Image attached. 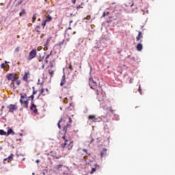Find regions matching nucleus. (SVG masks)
<instances>
[{
    "instance_id": "obj_1",
    "label": "nucleus",
    "mask_w": 175,
    "mask_h": 175,
    "mask_svg": "<svg viewBox=\"0 0 175 175\" xmlns=\"http://www.w3.org/2000/svg\"><path fill=\"white\" fill-rule=\"evenodd\" d=\"M62 139L65 141L64 143L62 144V148H65L67 146L68 150H72V148H73V142L66 139L65 135L62 137Z\"/></svg>"
},
{
    "instance_id": "obj_2",
    "label": "nucleus",
    "mask_w": 175,
    "mask_h": 175,
    "mask_svg": "<svg viewBox=\"0 0 175 175\" xmlns=\"http://www.w3.org/2000/svg\"><path fill=\"white\" fill-rule=\"evenodd\" d=\"M89 85L92 90H96V94L99 95V90L96 89L98 88V85L92 77L89 78Z\"/></svg>"
},
{
    "instance_id": "obj_3",
    "label": "nucleus",
    "mask_w": 175,
    "mask_h": 175,
    "mask_svg": "<svg viewBox=\"0 0 175 175\" xmlns=\"http://www.w3.org/2000/svg\"><path fill=\"white\" fill-rule=\"evenodd\" d=\"M88 120H91L92 122H100L101 121H103L102 118L97 117L95 115H90L88 118Z\"/></svg>"
},
{
    "instance_id": "obj_4",
    "label": "nucleus",
    "mask_w": 175,
    "mask_h": 175,
    "mask_svg": "<svg viewBox=\"0 0 175 175\" xmlns=\"http://www.w3.org/2000/svg\"><path fill=\"white\" fill-rule=\"evenodd\" d=\"M27 98V94L21 95L20 99V103L23 105V107L28 109V100H24V98Z\"/></svg>"
},
{
    "instance_id": "obj_5",
    "label": "nucleus",
    "mask_w": 175,
    "mask_h": 175,
    "mask_svg": "<svg viewBox=\"0 0 175 175\" xmlns=\"http://www.w3.org/2000/svg\"><path fill=\"white\" fill-rule=\"evenodd\" d=\"M37 54L38 53L36 52V49H32L29 53V56L27 57L28 61H31L33 58H36Z\"/></svg>"
},
{
    "instance_id": "obj_6",
    "label": "nucleus",
    "mask_w": 175,
    "mask_h": 175,
    "mask_svg": "<svg viewBox=\"0 0 175 175\" xmlns=\"http://www.w3.org/2000/svg\"><path fill=\"white\" fill-rule=\"evenodd\" d=\"M16 76H17V75L14 73L8 74L6 76V79L11 81H17V80L18 79V77Z\"/></svg>"
},
{
    "instance_id": "obj_7",
    "label": "nucleus",
    "mask_w": 175,
    "mask_h": 175,
    "mask_svg": "<svg viewBox=\"0 0 175 175\" xmlns=\"http://www.w3.org/2000/svg\"><path fill=\"white\" fill-rule=\"evenodd\" d=\"M72 118L70 117L68 118V123H67L66 126H64L63 127V131H64V133H66L68 131H69L72 128Z\"/></svg>"
},
{
    "instance_id": "obj_8",
    "label": "nucleus",
    "mask_w": 175,
    "mask_h": 175,
    "mask_svg": "<svg viewBox=\"0 0 175 175\" xmlns=\"http://www.w3.org/2000/svg\"><path fill=\"white\" fill-rule=\"evenodd\" d=\"M7 109H8V113H14L18 107H17V105L14 104H11L7 106Z\"/></svg>"
},
{
    "instance_id": "obj_9",
    "label": "nucleus",
    "mask_w": 175,
    "mask_h": 175,
    "mask_svg": "<svg viewBox=\"0 0 175 175\" xmlns=\"http://www.w3.org/2000/svg\"><path fill=\"white\" fill-rule=\"evenodd\" d=\"M51 157L54 158V159H59V158H62V155L57 153L55 151L51 152Z\"/></svg>"
},
{
    "instance_id": "obj_10",
    "label": "nucleus",
    "mask_w": 175,
    "mask_h": 175,
    "mask_svg": "<svg viewBox=\"0 0 175 175\" xmlns=\"http://www.w3.org/2000/svg\"><path fill=\"white\" fill-rule=\"evenodd\" d=\"M31 74L29 73V71L25 72L23 77V80L26 83H28V76H29Z\"/></svg>"
},
{
    "instance_id": "obj_11",
    "label": "nucleus",
    "mask_w": 175,
    "mask_h": 175,
    "mask_svg": "<svg viewBox=\"0 0 175 175\" xmlns=\"http://www.w3.org/2000/svg\"><path fill=\"white\" fill-rule=\"evenodd\" d=\"M142 39H143V33H142V31H139L138 36L136 37V40L137 42H143V40H142Z\"/></svg>"
},
{
    "instance_id": "obj_12",
    "label": "nucleus",
    "mask_w": 175,
    "mask_h": 175,
    "mask_svg": "<svg viewBox=\"0 0 175 175\" xmlns=\"http://www.w3.org/2000/svg\"><path fill=\"white\" fill-rule=\"evenodd\" d=\"M30 110H32L35 114L38 113V109H36V105L35 104H31L30 107Z\"/></svg>"
},
{
    "instance_id": "obj_13",
    "label": "nucleus",
    "mask_w": 175,
    "mask_h": 175,
    "mask_svg": "<svg viewBox=\"0 0 175 175\" xmlns=\"http://www.w3.org/2000/svg\"><path fill=\"white\" fill-rule=\"evenodd\" d=\"M96 169H99V165L98 164L95 165V167H92L90 172V174H94L96 172Z\"/></svg>"
},
{
    "instance_id": "obj_14",
    "label": "nucleus",
    "mask_w": 175,
    "mask_h": 175,
    "mask_svg": "<svg viewBox=\"0 0 175 175\" xmlns=\"http://www.w3.org/2000/svg\"><path fill=\"white\" fill-rule=\"evenodd\" d=\"M107 148H104L103 150V151L100 152V157L101 158H103V157H105V155H107Z\"/></svg>"
},
{
    "instance_id": "obj_15",
    "label": "nucleus",
    "mask_w": 175,
    "mask_h": 175,
    "mask_svg": "<svg viewBox=\"0 0 175 175\" xmlns=\"http://www.w3.org/2000/svg\"><path fill=\"white\" fill-rule=\"evenodd\" d=\"M136 49H137V51H142V50H143V44H142V43L137 44Z\"/></svg>"
},
{
    "instance_id": "obj_16",
    "label": "nucleus",
    "mask_w": 175,
    "mask_h": 175,
    "mask_svg": "<svg viewBox=\"0 0 175 175\" xmlns=\"http://www.w3.org/2000/svg\"><path fill=\"white\" fill-rule=\"evenodd\" d=\"M44 96V95H46V94H44V88H42L40 90V92L38 95V96L37 97V99H39V98L40 97V96Z\"/></svg>"
},
{
    "instance_id": "obj_17",
    "label": "nucleus",
    "mask_w": 175,
    "mask_h": 175,
    "mask_svg": "<svg viewBox=\"0 0 175 175\" xmlns=\"http://www.w3.org/2000/svg\"><path fill=\"white\" fill-rule=\"evenodd\" d=\"M6 135L7 136H9V135H14V131H13V129H10L8 130Z\"/></svg>"
},
{
    "instance_id": "obj_18",
    "label": "nucleus",
    "mask_w": 175,
    "mask_h": 175,
    "mask_svg": "<svg viewBox=\"0 0 175 175\" xmlns=\"http://www.w3.org/2000/svg\"><path fill=\"white\" fill-rule=\"evenodd\" d=\"M54 72H55L54 70H48V73H49L51 78L53 77V76H54Z\"/></svg>"
},
{
    "instance_id": "obj_19",
    "label": "nucleus",
    "mask_w": 175,
    "mask_h": 175,
    "mask_svg": "<svg viewBox=\"0 0 175 175\" xmlns=\"http://www.w3.org/2000/svg\"><path fill=\"white\" fill-rule=\"evenodd\" d=\"M52 20H53V17H51L50 15H48L45 21L46 23H50V21H51Z\"/></svg>"
},
{
    "instance_id": "obj_20",
    "label": "nucleus",
    "mask_w": 175,
    "mask_h": 175,
    "mask_svg": "<svg viewBox=\"0 0 175 175\" xmlns=\"http://www.w3.org/2000/svg\"><path fill=\"white\" fill-rule=\"evenodd\" d=\"M50 55H51V53L46 55L44 59L45 64H49V58H50Z\"/></svg>"
},
{
    "instance_id": "obj_21",
    "label": "nucleus",
    "mask_w": 175,
    "mask_h": 175,
    "mask_svg": "<svg viewBox=\"0 0 175 175\" xmlns=\"http://www.w3.org/2000/svg\"><path fill=\"white\" fill-rule=\"evenodd\" d=\"M66 82V81H65V75H64V76L62 77V81H61V83H60V85H61V86L64 85Z\"/></svg>"
},
{
    "instance_id": "obj_22",
    "label": "nucleus",
    "mask_w": 175,
    "mask_h": 175,
    "mask_svg": "<svg viewBox=\"0 0 175 175\" xmlns=\"http://www.w3.org/2000/svg\"><path fill=\"white\" fill-rule=\"evenodd\" d=\"M107 110H108V111H110V113H111L112 114L114 113V111H116L115 110L113 109V108H111V107H108L107 108Z\"/></svg>"
},
{
    "instance_id": "obj_23",
    "label": "nucleus",
    "mask_w": 175,
    "mask_h": 175,
    "mask_svg": "<svg viewBox=\"0 0 175 175\" xmlns=\"http://www.w3.org/2000/svg\"><path fill=\"white\" fill-rule=\"evenodd\" d=\"M13 157H14V154H11L8 157V158L4 159V162L6 161H8V159H13Z\"/></svg>"
},
{
    "instance_id": "obj_24",
    "label": "nucleus",
    "mask_w": 175,
    "mask_h": 175,
    "mask_svg": "<svg viewBox=\"0 0 175 175\" xmlns=\"http://www.w3.org/2000/svg\"><path fill=\"white\" fill-rule=\"evenodd\" d=\"M0 135L1 136H6L7 135L6 132H5V131H3V130H0Z\"/></svg>"
},
{
    "instance_id": "obj_25",
    "label": "nucleus",
    "mask_w": 175,
    "mask_h": 175,
    "mask_svg": "<svg viewBox=\"0 0 175 175\" xmlns=\"http://www.w3.org/2000/svg\"><path fill=\"white\" fill-rule=\"evenodd\" d=\"M61 124H62V119L59 120L57 123V126H58L59 129H61V128H62Z\"/></svg>"
},
{
    "instance_id": "obj_26",
    "label": "nucleus",
    "mask_w": 175,
    "mask_h": 175,
    "mask_svg": "<svg viewBox=\"0 0 175 175\" xmlns=\"http://www.w3.org/2000/svg\"><path fill=\"white\" fill-rule=\"evenodd\" d=\"M82 151H83V152H85V155H91V154L88 153V150H87V149H85V148H83V149L82 150Z\"/></svg>"
},
{
    "instance_id": "obj_27",
    "label": "nucleus",
    "mask_w": 175,
    "mask_h": 175,
    "mask_svg": "<svg viewBox=\"0 0 175 175\" xmlns=\"http://www.w3.org/2000/svg\"><path fill=\"white\" fill-rule=\"evenodd\" d=\"M25 14V10L23 9L22 12H20L19 16L21 17L22 16H24Z\"/></svg>"
},
{
    "instance_id": "obj_28",
    "label": "nucleus",
    "mask_w": 175,
    "mask_h": 175,
    "mask_svg": "<svg viewBox=\"0 0 175 175\" xmlns=\"http://www.w3.org/2000/svg\"><path fill=\"white\" fill-rule=\"evenodd\" d=\"M36 21V14H34L32 17V23H35Z\"/></svg>"
},
{
    "instance_id": "obj_29",
    "label": "nucleus",
    "mask_w": 175,
    "mask_h": 175,
    "mask_svg": "<svg viewBox=\"0 0 175 175\" xmlns=\"http://www.w3.org/2000/svg\"><path fill=\"white\" fill-rule=\"evenodd\" d=\"M32 90H33L32 95L33 96H35V95H36V92H38V91L35 90V87H32Z\"/></svg>"
},
{
    "instance_id": "obj_30",
    "label": "nucleus",
    "mask_w": 175,
    "mask_h": 175,
    "mask_svg": "<svg viewBox=\"0 0 175 175\" xmlns=\"http://www.w3.org/2000/svg\"><path fill=\"white\" fill-rule=\"evenodd\" d=\"M83 20H91V15H88L83 18Z\"/></svg>"
},
{
    "instance_id": "obj_31",
    "label": "nucleus",
    "mask_w": 175,
    "mask_h": 175,
    "mask_svg": "<svg viewBox=\"0 0 175 175\" xmlns=\"http://www.w3.org/2000/svg\"><path fill=\"white\" fill-rule=\"evenodd\" d=\"M35 98V96L32 95L28 97V99H31L32 101H33V99Z\"/></svg>"
},
{
    "instance_id": "obj_32",
    "label": "nucleus",
    "mask_w": 175,
    "mask_h": 175,
    "mask_svg": "<svg viewBox=\"0 0 175 175\" xmlns=\"http://www.w3.org/2000/svg\"><path fill=\"white\" fill-rule=\"evenodd\" d=\"M21 3H23V0L18 1V3L16 4V6H19V5H21Z\"/></svg>"
},
{
    "instance_id": "obj_33",
    "label": "nucleus",
    "mask_w": 175,
    "mask_h": 175,
    "mask_svg": "<svg viewBox=\"0 0 175 175\" xmlns=\"http://www.w3.org/2000/svg\"><path fill=\"white\" fill-rule=\"evenodd\" d=\"M18 51H20V46L16 47L14 50L15 53H18Z\"/></svg>"
},
{
    "instance_id": "obj_34",
    "label": "nucleus",
    "mask_w": 175,
    "mask_h": 175,
    "mask_svg": "<svg viewBox=\"0 0 175 175\" xmlns=\"http://www.w3.org/2000/svg\"><path fill=\"white\" fill-rule=\"evenodd\" d=\"M46 23H47L46 21H42V27H46Z\"/></svg>"
},
{
    "instance_id": "obj_35",
    "label": "nucleus",
    "mask_w": 175,
    "mask_h": 175,
    "mask_svg": "<svg viewBox=\"0 0 175 175\" xmlns=\"http://www.w3.org/2000/svg\"><path fill=\"white\" fill-rule=\"evenodd\" d=\"M68 69H70V72H72V70H73V67H72V64L69 65Z\"/></svg>"
},
{
    "instance_id": "obj_36",
    "label": "nucleus",
    "mask_w": 175,
    "mask_h": 175,
    "mask_svg": "<svg viewBox=\"0 0 175 175\" xmlns=\"http://www.w3.org/2000/svg\"><path fill=\"white\" fill-rule=\"evenodd\" d=\"M57 170H59L61 169V167H62V165L59 164L57 165Z\"/></svg>"
},
{
    "instance_id": "obj_37",
    "label": "nucleus",
    "mask_w": 175,
    "mask_h": 175,
    "mask_svg": "<svg viewBox=\"0 0 175 175\" xmlns=\"http://www.w3.org/2000/svg\"><path fill=\"white\" fill-rule=\"evenodd\" d=\"M138 91H139V94L142 95V88H140V85H139Z\"/></svg>"
},
{
    "instance_id": "obj_38",
    "label": "nucleus",
    "mask_w": 175,
    "mask_h": 175,
    "mask_svg": "<svg viewBox=\"0 0 175 175\" xmlns=\"http://www.w3.org/2000/svg\"><path fill=\"white\" fill-rule=\"evenodd\" d=\"M21 84V81H16V85H20Z\"/></svg>"
},
{
    "instance_id": "obj_39",
    "label": "nucleus",
    "mask_w": 175,
    "mask_h": 175,
    "mask_svg": "<svg viewBox=\"0 0 175 175\" xmlns=\"http://www.w3.org/2000/svg\"><path fill=\"white\" fill-rule=\"evenodd\" d=\"M1 69H5V64H1Z\"/></svg>"
},
{
    "instance_id": "obj_40",
    "label": "nucleus",
    "mask_w": 175,
    "mask_h": 175,
    "mask_svg": "<svg viewBox=\"0 0 175 175\" xmlns=\"http://www.w3.org/2000/svg\"><path fill=\"white\" fill-rule=\"evenodd\" d=\"M132 83H133V79L130 78L129 83H130V84H132Z\"/></svg>"
},
{
    "instance_id": "obj_41",
    "label": "nucleus",
    "mask_w": 175,
    "mask_h": 175,
    "mask_svg": "<svg viewBox=\"0 0 175 175\" xmlns=\"http://www.w3.org/2000/svg\"><path fill=\"white\" fill-rule=\"evenodd\" d=\"M40 59L39 60L40 62H42L44 57H40Z\"/></svg>"
},
{
    "instance_id": "obj_42",
    "label": "nucleus",
    "mask_w": 175,
    "mask_h": 175,
    "mask_svg": "<svg viewBox=\"0 0 175 175\" xmlns=\"http://www.w3.org/2000/svg\"><path fill=\"white\" fill-rule=\"evenodd\" d=\"M64 103H68V98H65L64 99Z\"/></svg>"
},
{
    "instance_id": "obj_43",
    "label": "nucleus",
    "mask_w": 175,
    "mask_h": 175,
    "mask_svg": "<svg viewBox=\"0 0 175 175\" xmlns=\"http://www.w3.org/2000/svg\"><path fill=\"white\" fill-rule=\"evenodd\" d=\"M45 92H46L45 95L49 94V89H47V88L45 89Z\"/></svg>"
},
{
    "instance_id": "obj_44",
    "label": "nucleus",
    "mask_w": 175,
    "mask_h": 175,
    "mask_svg": "<svg viewBox=\"0 0 175 175\" xmlns=\"http://www.w3.org/2000/svg\"><path fill=\"white\" fill-rule=\"evenodd\" d=\"M72 3H73V5H75L76 3V0H71Z\"/></svg>"
},
{
    "instance_id": "obj_45",
    "label": "nucleus",
    "mask_w": 175,
    "mask_h": 175,
    "mask_svg": "<svg viewBox=\"0 0 175 175\" xmlns=\"http://www.w3.org/2000/svg\"><path fill=\"white\" fill-rule=\"evenodd\" d=\"M105 16H106V12H103L102 17H105Z\"/></svg>"
},
{
    "instance_id": "obj_46",
    "label": "nucleus",
    "mask_w": 175,
    "mask_h": 175,
    "mask_svg": "<svg viewBox=\"0 0 175 175\" xmlns=\"http://www.w3.org/2000/svg\"><path fill=\"white\" fill-rule=\"evenodd\" d=\"M3 109H5V106L3 105V106L1 107V111H3Z\"/></svg>"
},
{
    "instance_id": "obj_47",
    "label": "nucleus",
    "mask_w": 175,
    "mask_h": 175,
    "mask_svg": "<svg viewBox=\"0 0 175 175\" xmlns=\"http://www.w3.org/2000/svg\"><path fill=\"white\" fill-rule=\"evenodd\" d=\"M80 8H81V5H77V9H80Z\"/></svg>"
},
{
    "instance_id": "obj_48",
    "label": "nucleus",
    "mask_w": 175,
    "mask_h": 175,
    "mask_svg": "<svg viewBox=\"0 0 175 175\" xmlns=\"http://www.w3.org/2000/svg\"><path fill=\"white\" fill-rule=\"evenodd\" d=\"M72 23H73V21H70L69 22L70 25L72 24Z\"/></svg>"
},
{
    "instance_id": "obj_49",
    "label": "nucleus",
    "mask_w": 175,
    "mask_h": 175,
    "mask_svg": "<svg viewBox=\"0 0 175 175\" xmlns=\"http://www.w3.org/2000/svg\"><path fill=\"white\" fill-rule=\"evenodd\" d=\"M3 148L1 146H0V151H2Z\"/></svg>"
},
{
    "instance_id": "obj_50",
    "label": "nucleus",
    "mask_w": 175,
    "mask_h": 175,
    "mask_svg": "<svg viewBox=\"0 0 175 175\" xmlns=\"http://www.w3.org/2000/svg\"><path fill=\"white\" fill-rule=\"evenodd\" d=\"M37 163H39V162H40L39 160H36V161Z\"/></svg>"
},
{
    "instance_id": "obj_51",
    "label": "nucleus",
    "mask_w": 175,
    "mask_h": 175,
    "mask_svg": "<svg viewBox=\"0 0 175 175\" xmlns=\"http://www.w3.org/2000/svg\"><path fill=\"white\" fill-rule=\"evenodd\" d=\"M36 28L39 29V28H40V26L38 25V26H36Z\"/></svg>"
},
{
    "instance_id": "obj_52",
    "label": "nucleus",
    "mask_w": 175,
    "mask_h": 175,
    "mask_svg": "<svg viewBox=\"0 0 175 175\" xmlns=\"http://www.w3.org/2000/svg\"><path fill=\"white\" fill-rule=\"evenodd\" d=\"M16 38L17 39H18V38H20V36L19 35L16 36Z\"/></svg>"
},
{
    "instance_id": "obj_53",
    "label": "nucleus",
    "mask_w": 175,
    "mask_h": 175,
    "mask_svg": "<svg viewBox=\"0 0 175 175\" xmlns=\"http://www.w3.org/2000/svg\"><path fill=\"white\" fill-rule=\"evenodd\" d=\"M59 139H61V134H59Z\"/></svg>"
},
{
    "instance_id": "obj_54",
    "label": "nucleus",
    "mask_w": 175,
    "mask_h": 175,
    "mask_svg": "<svg viewBox=\"0 0 175 175\" xmlns=\"http://www.w3.org/2000/svg\"><path fill=\"white\" fill-rule=\"evenodd\" d=\"M80 151V149H78V150H77V152H78V154H79V152Z\"/></svg>"
},
{
    "instance_id": "obj_55",
    "label": "nucleus",
    "mask_w": 175,
    "mask_h": 175,
    "mask_svg": "<svg viewBox=\"0 0 175 175\" xmlns=\"http://www.w3.org/2000/svg\"><path fill=\"white\" fill-rule=\"evenodd\" d=\"M68 29H72V28L70 27H68Z\"/></svg>"
},
{
    "instance_id": "obj_56",
    "label": "nucleus",
    "mask_w": 175,
    "mask_h": 175,
    "mask_svg": "<svg viewBox=\"0 0 175 175\" xmlns=\"http://www.w3.org/2000/svg\"><path fill=\"white\" fill-rule=\"evenodd\" d=\"M75 33H76V31H74V32H73V35H75Z\"/></svg>"
},
{
    "instance_id": "obj_57",
    "label": "nucleus",
    "mask_w": 175,
    "mask_h": 175,
    "mask_svg": "<svg viewBox=\"0 0 175 175\" xmlns=\"http://www.w3.org/2000/svg\"><path fill=\"white\" fill-rule=\"evenodd\" d=\"M42 68H44V65H42Z\"/></svg>"
},
{
    "instance_id": "obj_58",
    "label": "nucleus",
    "mask_w": 175,
    "mask_h": 175,
    "mask_svg": "<svg viewBox=\"0 0 175 175\" xmlns=\"http://www.w3.org/2000/svg\"><path fill=\"white\" fill-rule=\"evenodd\" d=\"M38 21H40V18H38Z\"/></svg>"
},
{
    "instance_id": "obj_59",
    "label": "nucleus",
    "mask_w": 175,
    "mask_h": 175,
    "mask_svg": "<svg viewBox=\"0 0 175 175\" xmlns=\"http://www.w3.org/2000/svg\"><path fill=\"white\" fill-rule=\"evenodd\" d=\"M93 140H94V139H92L91 143H92V141H93Z\"/></svg>"
},
{
    "instance_id": "obj_60",
    "label": "nucleus",
    "mask_w": 175,
    "mask_h": 175,
    "mask_svg": "<svg viewBox=\"0 0 175 175\" xmlns=\"http://www.w3.org/2000/svg\"><path fill=\"white\" fill-rule=\"evenodd\" d=\"M20 135H21V136H23V134H22V133H21V134H20Z\"/></svg>"
},
{
    "instance_id": "obj_61",
    "label": "nucleus",
    "mask_w": 175,
    "mask_h": 175,
    "mask_svg": "<svg viewBox=\"0 0 175 175\" xmlns=\"http://www.w3.org/2000/svg\"><path fill=\"white\" fill-rule=\"evenodd\" d=\"M51 68H53V65H51Z\"/></svg>"
},
{
    "instance_id": "obj_62",
    "label": "nucleus",
    "mask_w": 175,
    "mask_h": 175,
    "mask_svg": "<svg viewBox=\"0 0 175 175\" xmlns=\"http://www.w3.org/2000/svg\"><path fill=\"white\" fill-rule=\"evenodd\" d=\"M45 1V2H47V0H44Z\"/></svg>"
},
{
    "instance_id": "obj_63",
    "label": "nucleus",
    "mask_w": 175,
    "mask_h": 175,
    "mask_svg": "<svg viewBox=\"0 0 175 175\" xmlns=\"http://www.w3.org/2000/svg\"><path fill=\"white\" fill-rule=\"evenodd\" d=\"M79 68H81V66H80Z\"/></svg>"
},
{
    "instance_id": "obj_64",
    "label": "nucleus",
    "mask_w": 175,
    "mask_h": 175,
    "mask_svg": "<svg viewBox=\"0 0 175 175\" xmlns=\"http://www.w3.org/2000/svg\"><path fill=\"white\" fill-rule=\"evenodd\" d=\"M59 98H60V99H61L62 97V96H60Z\"/></svg>"
}]
</instances>
